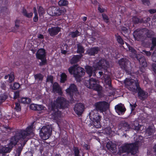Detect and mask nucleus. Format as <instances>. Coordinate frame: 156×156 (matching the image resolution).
<instances>
[{
    "mask_svg": "<svg viewBox=\"0 0 156 156\" xmlns=\"http://www.w3.org/2000/svg\"><path fill=\"white\" fill-rule=\"evenodd\" d=\"M67 76L66 74L64 73H62L61 75V79L60 82L63 83L67 80Z\"/></svg>",
    "mask_w": 156,
    "mask_h": 156,
    "instance_id": "42",
    "label": "nucleus"
},
{
    "mask_svg": "<svg viewBox=\"0 0 156 156\" xmlns=\"http://www.w3.org/2000/svg\"><path fill=\"white\" fill-rule=\"evenodd\" d=\"M36 56L37 59L41 60L39 63V66H42L47 64L46 52L44 49L41 48L39 49L36 54Z\"/></svg>",
    "mask_w": 156,
    "mask_h": 156,
    "instance_id": "9",
    "label": "nucleus"
},
{
    "mask_svg": "<svg viewBox=\"0 0 156 156\" xmlns=\"http://www.w3.org/2000/svg\"><path fill=\"white\" fill-rule=\"evenodd\" d=\"M20 94H19V91H16L14 94V98L15 99L17 98H18Z\"/></svg>",
    "mask_w": 156,
    "mask_h": 156,
    "instance_id": "61",
    "label": "nucleus"
},
{
    "mask_svg": "<svg viewBox=\"0 0 156 156\" xmlns=\"http://www.w3.org/2000/svg\"><path fill=\"white\" fill-rule=\"evenodd\" d=\"M144 35V29L138 28L135 30L133 33V35L135 40L139 41L142 40Z\"/></svg>",
    "mask_w": 156,
    "mask_h": 156,
    "instance_id": "15",
    "label": "nucleus"
},
{
    "mask_svg": "<svg viewBox=\"0 0 156 156\" xmlns=\"http://www.w3.org/2000/svg\"><path fill=\"white\" fill-rule=\"evenodd\" d=\"M98 10L101 13L104 12L105 11H106L105 9L101 8L100 6H99L98 7Z\"/></svg>",
    "mask_w": 156,
    "mask_h": 156,
    "instance_id": "62",
    "label": "nucleus"
},
{
    "mask_svg": "<svg viewBox=\"0 0 156 156\" xmlns=\"http://www.w3.org/2000/svg\"><path fill=\"white\" fill-rule=\"evenodd\" d=\"M8 98V96L6 95L2 94L0 96V100L2 101H4Z\"/></svg>",
    "mask_w": 156,
    "mask_h": 156,
    "instance_id": "53",
    "label": "nucleus"
},
{
    "mask_svg": "<svg viewBox=\"0 0 156 156\" xmlns=\"http://www.w3.org/2000/svg\"><path fill=\"white\" fill-rule=\"evenodd\" d=\"M124 83L126 87L131 91L134 93H138V96L141 100H144L147 96L146 93L140 87L138 80L126 78Z\"/></svg>",
    "mask_w": 156,
    "mask_h": 156,
    "instance_id": "2",
    "label": "nucleus"
},
{
    "mask_svg": "<svg viewBox=\"0 0 156 156\" xmlns=\"http://www.w3.org/2000/svg\"><path fill=\"white\" fill-rule=\"evenodd\" d=\"M115 109L119 115L123 114L126 110L124 105L121 103L116 105Z\"/></svg>",
    "mask_w": 156,
    "mask_h": 156,
    "instance_id": "19",
    "label": "nucleus"
},
{
    "mask_svg": "<svg viewBox=\"0 0 156 156\" xmlns=\"http://www.w3.org/2000/svg\"><path fill=\"white\" fill-rule=\"evenodd\" d=\"M141 127V126L137 121L134 122L133 125L132 126L133 129L134 130L136 131H138L140 129Z\"/></svg>",
    "mask_w": 156,
    "mask_h": 156,
    "instance_id": "38",
    "label": "nucleus"
},
{
    "mask_svg": "<svg viewBox=\"0 0 156 156\" xmlns=\"http://www.w3.org/2000/svg\"><path fill=\"white\" fill-rule=\"evenodd\" d=\"M52 134V128L49 126H43L41 129L39 135L41 139L45 140L49 138Z\"/></svg>",
    "mask_w": 156,
    "mask_h": 156,
    "instance_id": "10",
    "label": "nucleus"
},
{
    "mask_svg": "<svg viewBox=\"0 0 156 156\" xmlns=\"http://www.w3.org/2000/svg\"><path fill=\"white\" fill-rule=\"evenodd\" d=\"M152 67L153 71L156 74V64H153L152 65Z\"/></svg>",
    "mask_w": 156,
    "mask_h": 156,
    "instance_id": "64",
    "label": "nucleus"
},
{
    "mask_svg": "<svg viewBox=\"0 0 156 156\" xmlns=\"http://www.w3.org/2000/svg\"><path fill=\"white\" fill-rule=\"evenodd\" d=\"M68 46L66 44H63L62 47L61 48V52L63 54L65 55L67 52V48Z\"/></svg>",
    "mask_w": 156,
    "mask_h": 156,
    "instance_id": "35",
    "label": "nucleus"
},
{
    "mask_svg": "<svg viewBox=\"0 0 156 156\" xmlns=\"http://www.w3.org/2000/svg\"><path fill=\"white\" fill-rule=\"evenodd\" d=\"M15 109L16 112H19L21 111V108L20 106V103L18 102L15 103Z\"/></svg>",
    "mask_w": 156,
    "mask_h": 156,
    "instance_id": "47",
    "label": "nucleus"
},
{
    "mask_svg": "<svg viewBox=\"0 0 156 156\" xmlns=\"http://www.w3.org/2000/svg\"><path fill=\"white\" fill-rule=\"evenodd\" d=\"M152 45L151 47L150 50H153L155 47H156V37H153L151 39Z\"/></svg>",
    "mask_w": 156,
    "mask_h": 156,
    "instance_id": "43",
    "label": "nucleus"
},
{
    "mask_svg": "<svg viewBox=\"0 0 156 156\" xmlns=\"http://www.w3.org/2000/svg\"><path fill=\"white\" fill-rule=\"evenodd\" d=\"M34 77L35 80L38 79L39 81H42L44 78V76L41 74L39 73L34 75Z\"/></svg>",
    "mask_w": 156,
    "mask_h": 156,
    "instance_id": "44",
    "label": "nucleus"
},
{
    "mask_svg": "<svg viewBox=\"0 0 156 156\" xmlns=\"http://www.w3.org/2000/svg\"><path fill=\"white\" fill-rule=\"evenodd\" d=\"M135 58H136L138 60L140 65H142L143 67L147 66L146 59L142 55L138 54L137 56H136Z\"/></svg>",
    "mask_w": 156,
    "mask_h": 156,
    "instance_id": "25",
    "label": "nucleus"
},
{
    "mask_svg": "<svg viewBox=\"0 0 156 156\" xmlns=\"http://www.w3.org/2000/svg\"><path fill=\"white\" fill-rule=\"evenodd\" d=\"M98 73L100 76L103 75V77L104 79L105 82L106 84L108 85L110 87H112V81L110 76L105 73L103 74V72L99 71Z\"/></svg>",
    "mask_w": 156,
    "mask_h": 156,
    "instance_id": "20",
    "label": "nucleus"
},
{
    "mask_svg": "<svg viewBox=\"0 0 156 156\" xmlns=\"http://www.w3.org/2000/svg\"><path fill=\"white\" fill-rule=\"evenodd\" d=\"M65 11L66 10L64 8L52 6L49 8L48 12L50 16H58L63 15Z\"/></svg>",
    "mask_w": 156,
    "mask_h": 156,
    "instance_id": "11",
    "label": "nucleus"
},
{
    "mask_svg": "<svg viewBox=\"0 0 156 156\" xmlns=\"http://www.w3.org/2000/svg\"><path fill=\"white\" fill-rule=\"evenodd\" d=\"M20 87V84L17 82H15L13 84H11L10 85V88L13 90H17Z\"/></svg>",
    "mask_w": 156,
    "mask_h": 156,
    "instance_id": "37",
    "label": "nucleus"
},
{
    "mask_svg": "<svg viewBox=\"0 0 156 156\" xmlns=\"http://www.w3.org/2000/svg\"><path fill=\"white\" fill-rule=\"evenodd\" d=\"M94 105L96 109L100 112H105L108 108V105L105 101H100L95 103Z\"/></svg>",
    "mask_w": 156,
    "mask_h": 156,
    "instance_id": "14",
    "label": "nucleus"
},
{
    "mask_svg": "<svg viewBox=\"0 0 156 156\" xmlns=\"http://www.w3.org/2000/svg\"><path fill=\"white\" fill-rule=\"evenodd\" d=\"M84 108V105L83 104L81 103H79L75 105L73 108V110L78 115L80 116L83 114Z\"/></svg>",
    "mask_w": 156,
    "mask_h": 156,
    "instance_id": "16",
    "label": "nucleus"
},
{
    "mask_svg": "<svg viewBox=\"0 0 156 156\" xmlns=\"http://www.w3.org/2000/svg\"><path fill=\"white\" fill-rule=\"evenodd\" d=\"M128 47L129 51L131 52V53H130V54H132L131 55H130V56L132 58H134L138 55V54H136V51L133 48L129 46V44H128Z\"/></svg>",
    "mask_w": 156,
    "mask_h": 156,
    "instance_id": "32",
    "label": "nucleus"
},
{
    "mask_svg": "<svg viewBox=\"0 0 156 156\" xmlns=\"http://www.w3.org/2000/svg\"><path fill=\"white\" fill-rule=\"evenodd\" d=\"M86 73L88 74L89 76L90 77L91 76H95L96 69L94 68L91 67L89 66H86L85 67Z\"/></svg>",
    "mask_w": 156,
    "mask_h": 156,
    "instance_id": "22",
    "label": "nucleus"
},
{
    "mask_svg": "<svg viewBox=\"0 0 156 156\" xmlns=\"http://www.w3.org/2000/svg\"><path fill=\"white\" fill-rule=\"evenodd\" d=\"M74 156H78L80 155V151L79 148L77 147L74 146L73 148Z\"/></svg>",
    "mask_w": 156,
    "mask_h": 156,
    "instance_id": "46",
    "label": "nucleus"
},
{
    "mask_svg": "<svg viewBox=\"0 0 156 156\" xmlns=\"http://www.w3.org/2000/svg\"><path fill=\"white\" fill-rule=\"evenodd\" d=\"M82 56V55H73L70 61V64H73L77 63L79 61Z\"/></svg>",
    "mask_w": 156,
    "mask_h": 156,
    "instance_id": "26",
    "label": "nucleus"
},
{
    "mask_svg": "<svg viewBox=\"0 0 156 156\" xmlns=\"http://www.w3.org/2000/svg\"><path fill=\"white\" fill-rule=\"evenodd\" d=\"M33 125L34 122H32L26 128V130L19 129L16 131L14 136L18 140V141L20 139H25L32 133Z\"/></svg>",
    "mask_w": 156,
    "mask_h": 156,
    "instance_id": "4",
    "label": "nucleus"
},
{
    "mask_svg": "<svg viewBox=\"0 0 156 156\" xmlns=\"http://www.w3.org/2000/svg\"><path fill=\"white\" fill-rule=\"evenodd\" d=\"M68 71L71 74H73L74 77L77 80H80V78L85 74L84 69L78 66L77 65L71 66L68 69Z\"/></svg>",
    "mask_w": 156,
    "mask_h": 156,
    "instance_id": "5",
    "label": "nucleus"
},
{
    "mask_svg": "<svg viewBox=\"0 0 156 156\" xmlns=\"http://www.w3.org/2000/svg\"><path fill=\"white\" fill-rule=\"evenodd\" d=\"M115 38L118 43L120 45H122L124 44V41L122 37L118 34L115 35Z\"/></svg>",
    "mask_w": 156,
    "mask_h": 156,
    "instance_id": "34",
    "label": "nucleus"
},
{
    "mask_svg": "<svg viewBox=\"0 0 156 156\" xmlns=\"http://www.w3.org/2000/svg\"><path fill=\"white\" fill-rule=\"evenodd\" d=\"M80 32L76 30L75 31L70 32L69 33V35L71 36L72 38H74L79 36Z\"/></svg>",
    "mask_w": 156,
    "mask_h": 156,
    "instance_id": "40",
    "label": "nucleus"
},
{
    "mask_svg": "<svg viewBox=\"0 0 156 156\" xmlns=\"http://www.w3.org/2000/svg\"><path fill=\"white\" fill-rule=\"evenodd\" d=\"M118 63L120 68L127 74L131 73V69L130 63L127 59L123 58H121L119 60Z\"/></svg>",
    "mask_w": 156,
    "mask_h": 156,
    "instance_id": "8",
    "label": "nucleus"
},
{
    "mask_svg": "<svg viewBox=\"0 0 156 156\" xmlns=\"http://www.w3.org/2000/svg\"><path fill=\"white\" fill-rule=\"evenodd\" d=\"M22 149L23 148L21 147H19L18 148H17L16 151V154H15V156H20L21 154Z\"/></svg>",
    "mask_w": 156,
    "mask_h": 156,
    "instance_id": "49",
    "label": "nucleus"
},
{
    "mask_svg": "<svg viewBox=\"0 0 156 156\" xmlns=\"http://www.w3.org/2000/svg\"><path fill=\"white\" fill-rule=\"evenodd\" d=\"M151 59L152 61L156 62V50L154 51L151 56Z\"/></svg>",
    "mask_w": 156,
    "mask_h": 156,
    "instance_id": "51",
    "label": "nucleus"
},
{
    "mask_svg": "<svg viewBox=\"0 0 156 156\" xmlns=\"http://www.w3.org/2000/svg\"><path fill=\"white\" fill-rule=\"evenodd\" d=\"M62 142V144H63L64 146H66L67 145L68 142V139L67 138L63 137L61 139Z\"/></svg>",
    "mask_w": 156,
    "mask_h": 156,
    "instance_id": "55",
    "label": "nucleus"
},
{
    "mask_svg": "<svg viewBox=\"0 0 156 156\" xmlns=\"http://www.w3.org/2000/svg\"><path fill=\"white\" fill-rule=\"evenodd\" d=\"M106 147L108 150L112 152L114 154L116 153V145L115 144L113 143L112 141H109L107 143Z\"/></svg>",
    "mask_w": 156,
    "mask_h": 156,
    "instance_id": "23",
    "label": "nucleus"
},
{
    "mask_svg": "<svg viewBox=\"0 0 156 156\" xmlns=\"http://www.w3.org/2000/svg\"><path fill=\"white\" fill-rule=\"evenodd\" d=\"M132 21L133 24L135 25L144 23V21L142 18H139L136 16L132 17Z\"/></svg>",
    "mask_w": 156,
    "mask_h": 156,
    "instance_id": "29",
    "label": "nucleus"
},
{
    "mask_svg": "<svg viewBox=\"0 0 156 156\" xmlns=\"http://www.w3.org/2000/svg\"><path fill=\"white\" fill-rule=\"evenodd\" d=\"M97 80L91 78L89 80L86 81L85 84L88 88L97 91L98 95L101 97L103 95L101 92L102 87L100 85L97 84Z\"/></svg>",
    "mask_w": 156,
    "mask_h": 156,
    "instance_id": "6",
    "label": "nucleus"
},
{
    "mask_svg": "<svg viewBox=\"0 0 156 156\" xmlns=\"http://www.w3.org/2000/svg\"><path fill=\"white\" fill-rule=\"evenodd\" d=\"M105 131L107 134H110L111 133L112 129L110 127H107L105 128Z\"/></svg>",
    "mask_w": 156,
    "mask_h": 156,
    "instance_id": "59",
    "label": "nucleus"
},
{
    "mask_svg": "<svg viewBox=\"0 0 156 156\" xmlns=\"http://www.w3.org/2000/svg\"><path fill=\"white\" fill-rule=\"evenodd\" d=\"M38 12L40 15H42L45 13L44 9L41 6H40L39 7Z\"/></svg>",
    "mask_w": 156,
    "mask_h": 156,
    "instance_id": "50",
    "label": "nucleus"
},
{
    "mask_svg": "<svg viewBox=\"0 0 156 156\" xmlns=\"http://www.w3.org/2000/svg\"><path fill=\"white\" fill-rule=\"evenodd\" d=\"M121 30L122 33H123L125 34L128 32V29L126 27H121Z\"/></svg>",
    "mask_w": 156,
    "mask_h": 156,
    "instance_id": "56",
    "label": "nucleus"
},
{
    "mask_svg": "<svg viewBox=\"0 0 156 156\" xmlns=\"http://www.w3.org/2000/svg\"><path fill=\"white\" fill-rule=\"evenodd\" d=\"M8 78V79L6 80L8 83H11L13 82L15 80L14 73L12 72L10 73L5 76L4 79H7Z\"/></svg>",
    "mask_w": 156,
    "mask_h": 156,
    "instance_id": "27",
    "label": "nucleus"
},
{
    "mask_svg": "<svg viewBox=\"0 0 156 156\" xmlns=\"http://www.w3.org/2000/svg\"><path fill=\"white\" fill-rule=\"evenodd\" d=\"M129 105L130 106V108L131 112H133L134 111L135 109V108L137 106L136 102H135L134 104L133 105L130 103Z\"/></svg>",
    "mask_w": 156,
    "mask_h": 156,
    "instance_id": "54",
    "label": "nucleus"
},
{
    "mask_svg": "<svg viewBox=\"0 0 156 156\" xmlns=\"http://www.w3.org/2000/svg\"><path fill=\"white\" fill-rule=\"evenodd\" d=\"M89 117L93 122V125L95 128L98 129L101 128V125L100 121L101 116L99 113L90 114Z\"/></svg>",
    "mask_w": 156,
    "mask_h": 156,
    "instance_id": "12",
    "label": "nucleus"
},
{
    "mask_svg": "<svg viewBox=\"0 0 156 156\" xmlns=\"http://www.w3.org/2000/svg\"><path fill=\"white\" fill-rule=\"evenodd\" d=\"M31 101V99L27 98H22L20 100V102L23 104H29Z\"/></svg>",
    "mask_w": 156,
    "mask_h": 156,
    "instance_id": "39",
    "label": "nucleus"
},
{
    "mask_svg": "<svg viewBox=\"0 0 156 156\" xmlns=\"http://www.w3.org/2000/svg\"><path fill=\"white\" fill-rule=\"evenodd\" d=\"M77 50L76 52L79 55H82L85 51V50L83 46L80 44H77Z\"/></svg>",
    "mask_w": 156,
    "mask_h": 156,
    "instance_id": "33",
    "label": "nucleus"
},
{
    "mask_svg": "<svg viewBox=\"0 0 156 156\" xmlns=\"http://www.w3.org/2000/svg\"><path fill=\"white\" fill-rule=\"evenodd\" d=\"M143 54L147 56H149L151 55V53L150 51H147L145 50L143 51Z\"/></svg>",
    "mask_w": 156,
    "mask_h": 156,
    "instance_id": "60",
    "label": "nucleus"
},
{
    "mask_svg": "<svg viewBox=\"0 0 156 156\" xmlns=\"http://www.w3.org/2000/svg\"><path fill=\"white\" fill-rule=\"evenodd\" d=\"M148 12L151 14H153L156 12V9H151L148 10Z\"/></svg>",
    "mask_w": 156,
    "mask_h": 156,
    "instance_id": "63",
    "label": "nucleus"
},
{
    "mask_svg": "<svg viewBox=\"0 0 156 156\" xmlns=\"http://www.w3.org/2000/svg\"><path fill=\"white\" fill-rule=\"evenodd\" d=\"M8 10L6 7H1L0 6V18H4L7 14Z\"/></svg>",
    "mask_w": 156,
    "mask_h": 156,
    "instance_id": "31",
    "label": "nucleus"
},
{
    "mask_svg": "<svg viewBox=\"0 0 156 156\" xmlns=\"http://www.w3.org/2000/svg\"><path fill=\"white\" fill-rule=\"evenodd\" d=\"M102 19L105 23H109V19L108 16L105 13L102 14Z\"/></svg>",
    "mask_w": 156,
    "mask_h": 156,
    "instance_id": "48",
    "label": "nucleus"
},
{
    "mask_svg": "<svg viewBox=\"0 0 156 156\" xmlns=\"http://www.w3.org/2000/svg\"><path fill=\"white\" fill-rule=\"evenodd\" d=\"M20 20H16L15 22V27L18 29L20 27Z\"/></svg>",
    "mask_w": 156,
    "mask_h": 156,
    "instance_id": "57",
    "label": "nucleus"
},
{
    "mask_svg": "<svg viewBox=\"0 0 156 156\" xmlns=\"http://www.w3.org/2000/svg\"><path fill=\"white\" fill-rule=\"evenodd\" d=\"M119 127L122 130L126 131L128 130L130 128L129 125L127 122H123L119 124Z\"/></svg>",
    "mask_w": 156,
    "mask_h": 156,
    "instance_id": "30",
    "label": "nucleus"
},
{
    "mask_svg": "<svg viewBox=\"0 0 156 156\" xmlns=\"http://www.w3.org/2000/svg\"><path fill=\"white\" fill-rule=\"evenodd\" d=\"M52 88V90L54 91L59 94L62 93V89L58 83L57 82H55L53 83Z\"/></svg>",
    "mask_w": 156,
    "mask_h": 156,
    "instance_id": "28",
    "label": "nucleus"
},
{
    "mask_svg": "<svg viewBox=\"0 0 156 156\" xmlns=\"http://www.w3.org/2000/svg\"><path fill=\"white\" fill-rule=\"evenodd\" d=\"M68 101L63 97H58L55 101H51L49 105L52 115L55 119H58L61 116V112L59 109H64L68 107Z\"/></svg>",
    "mask_w": 156,
    "mask_h": 156,
    "instance_id": "1",
    "label": "nucleus"
},
{
    "mask_svg": "<svg viewBox=\"0 0 156 156\" xmlns=\"http://www.w3.org/2000/svg\"><path fill=\"white\" fill-rule=\"evenodd\" d=\"M68 4V1L66 0H60L58 2V4L59 6H66Z\"/></svg>",
    "mask_w": 156,
    "mask_h": 156,
    "instance_id": "45",
    "label": "nucleus"
},
{
    "mask_svg": "<svg viewBox=\"0 0 156 156\" xmlns=\"http://www.w3.org/2000/svg\"><path fill=\"white\" fill-rule=\"evenodd\" d=\"M9 141V143L7 145V147L5 146L0 149V153L5 155L6 153H10L13 147L16 145L19 142L18 140L14 136L11 137Z\"/></svg>",
    "mask_w": 156,
    "mask_h": 156,
    "instance_id": "7",
    "label": "nucleus"
},
{
    "mask_svg": "<svg viewBox=\"0 0 156 156\" xmlns=\"http://www.w3.org/2000/svg\"><path fill=\"white\" fill-rule=\"evenodd\" d=\"M77 91L76 86L74 84H71L69 87L66 90V91L70 97H72L74 93Z\"/></svg>",
    "mask_w": 156,
    "mask_h": 156,
    "instance_id": "21",
    "label": "nucleus"
},
{
    "mask_svg": "<svg viewBox=\"0 0 156 156\" xmlns=\"http://www.w3.org/2000/svg\"><path fill=\"white\" fill-rule=\"evenodd\" d=\"M53 77L51 75L48 76L47 79V82H50L51 83H52L53 80Z\"/></svg>",
    "mask_w": 156,
    "mask_h": 156,
    "instance_id": "58",
    "label": "nucleus"
},
{
    "mask_svg": "<svg viewBox=\"0 0 156 156\" xmlns=\"http://www.w3.org/2000/svg\"><path fill=\"white\" fill-rule=\"evenodd\" d=\"M138 151V147L135 143H125L119 148L118 154L121 155L124 153H130L131 154H136Z\"/></svg>",
    "mask_w": 156,
    "mask_h": 156,
    "instance_id": "3",
    "label": "nucleus"
},
{
    "mask_svg": "<svg viewBox=\"0 0 156 156\" xmlns=\"http://www.w3.org/2000/svg\"><path fill=\"white\" fill-rule=\"evenodd\" d=\"M96 68H101L104 70L105 73L107 72V69L110 67L109 62L105 58H101L96 63Z\"/></svg>",
    "mask_w": 156,
    "mask_h": 156,
    "instance_id": "13",
    "label": "nucleus"
},
{
    "mask_svg": "<svg viewBox=\"0 0 156 156\" xmlns=\"http://www.w3.org/2000/svg\"><path fill=\"white\" fill-rule=\"evenodd\" d=\"M142 3L144 5L149 6L151 4L149 0H141Z\"/></svg>",
    "mask_w": 156,
    "mask_h": 156,
    "instance_id": "52",
    "label": "nucleus"
},
{
    "mask_svg": "<svg viewBox=\"0 0 156 156\" xmlns=\"http://www.w3.org/2000/svg\"><path fill=\"white\" fill-rule=\"evenodd\" d=\"M22 13L24 16L28 18H31L33 15V13L32 12L28 13L26 9H23Z\"/></svg>",
    "mask_w": 156,
    "mask_h": 156,
    "instance_id": "36",
    "label": "nucleus"
},
{
    "mask_svg": "<svg viewBox=\"0 0 156 156\" xmlns=\"http://www.w3.org/2000/svg\"><path fill=\"white\" fill-rule=\"evenodd\" d=\"M155 129L149 126L146 130V133L148 134L149 136L152 135L155 132Z\"/></svg>",
    "mask_w": 156,
    "mask_h": 156,
    "instance_id": "41",
    "label": "nucleus"
},
{
    "mask_svg": "<svg viewBox=\"0 0 156 156\" xmlns=\"http://www.w3.org/2000/svg\"><path fill=\"white\" fill-rule=\"evenodd\" d=\"M100 51V48L97 46L88 48L86 52L89 56H95V55L98 54Z\"/></svg>",
    "mask_w": 156,
    "mask_h": 156,
    "instance_id": "17",
    "label": "nucleus"
},
{
    "mask_svg": "<svg viewBox=\"0 0 156 156\" xmlns=\"http://www.w3.org/2000/svg\"><path fill=\"white\" fill-rule=\"evenodd\" d=\"M60 31L61 28L58 26L52 27L48 29V31L51 37H54L57 35Z\"/></svg>",
    "mask_w": 156,
    "mask_h": 156,
    "instance_id": "18",
    "label": "nucleus"
},
{
    "mask_svg": "<svg viewBox=\"0 0 156 156\" xmlns=\"http://www.w3.org/2000/svg\"><path fill=\"white\" fill-rule=\"evenodd\" d=\"M30 108L32 110L40 111L44 110L46 108L42 105L32 104L30 105Z\"/></svg>",
    "mask_w": 156,
    "mask_h": 156,
    "instance_id": "24",
    "label": "nucleus"
}]
</instances>
